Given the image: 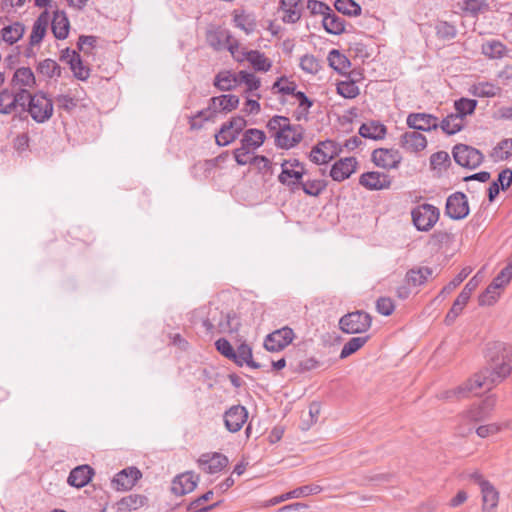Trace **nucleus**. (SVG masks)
<instances>
[{"instance_id": "obj_30", "label": "nucleus", "mask_w": 512, "mask_h": 512, "mask_svg": "<svg viewBox=\"0 0 512 512\" xmlns=\"http://www.w3.org/2000/svg\"><path fill=\"white\" fill-rule=\"evenodd\" d=\"M433 271L429 267H418L410 269L405 275V282L412 288L425 284Z\"/></svg>"}, {"instance_id": "obj_48", "label": "nucleus", "mask_w": 512, "mask_h": 512, "mask_svg": "<svg viewBox=\"0 0 512 512\" xmlns=\"http://www.w3.org/2000/svg\"><path fill=\"white\" fill-rule=\"evenodd\" d=\"M477 106V101L474 99L461 98L454 103L457 115H460L463 120L467 115H471Z\"/></svg>"}, {"instance_id": "obj_1", "label": "nucleus", "mask_w": 512, "mask_h": 512, "mask_svg": "<svg viewBox=\"0 0 512 512\" xmlns=\"http://www.w3.org/2000/svg\"><path fill=\"white\" fill-rule=\"evenodd\" d=\"M486 357L489 366L476 373L464 385L453 393L464 397L467 393L479 394L481 390H490L502 382L512 372V347L495 342L487 347Z\"/></svg>"}, {"instance_id": "obj_45", "label": "nucleus", "mask_w": 512, "mask_h": 512, "mask_svg": "<svg viewBox=\"0 0 512 512\" xmlns=\"http://www.w3.org/2000/svg\"><path fill=\"white\" fill-rule=\"evenodd\" d=\"M469 299L465 297V294H459L454 301L451 309L447 313L445 317V322L447 325L452 324L456 318L461 314L463 308L468 303Z\"/></svg>"}, {"instance_id": "obj_12", "label": "nucleus", "mask_w": 512, "mask_h": 512, "mask_svg": "<svg viewBox=\"0 0 512 512\" xmlns=\"http://www.w3.org/2000/svg\"><path fill=\"white\" fill-rule=\"evenodd\" d=\"M446 215L452 219L460 220L469 214V205L464 193L456 192L446 201Z\"/></svg>"}, {"instance_id": "obj_6", "label": "nucleus", "mask_w": 512, "mask_h": 512, "mask_svg": "<svg viewBox=\"0 0 512 512\" xmlns=\"http://www.w3.org/2000/svg\"><path fill=\"white\" fill-rule=\"evenodd\" d=\"M414 226L419 231L431 230L439 220L440 211L431 204H420L411 211Z\"/></svg>"}, {"instance_id": "obj_17", "label": "nucleus", "mask_w": 512, "mask_h": 512, "mask_svg": "<svg viewBox=\"0 0 512 512\" xmlns=\"http://www.w3.org/2000/svg\"><path fill=\"white\" fill-rule=\"evenodd\" d=\"M248 412L244 406L234 405L224 414V422L227 430L230 432H238L246 423Z\"/></svg>"}, {"instance_id": "obj_51", "label": "nucleus", "mask_w": 512, "mask_h": 512, "mask_svg": "<svg viewBox=\"0 0 512 512\" xmlns=\"http://www.w3.org/2000/svg\"><path fill=\"white\" fill-rule=\"evenodd\" d=\"M240 326L238 317L235 314H227L219 322L218 328L222 333L237 332Z\"/></svg>"}, {"instance_id": "obj_24", "label": "nucleus", "mask_w": 512, "mask_h": 512, "mask_svg": "<svg viewBox=\"0 0 512 512\" xmlns=\"http://www.w3.org/2000/svg\"><path fill=\"white\" fill-rule=\"evenodd\" d=\"M238 86L244 85L243 93L245 96H255L257 99L261 98V94L258 92L261 86V80L254 73L246 70L238 72Z\"/></svg>"}, {"instance_id": "obj_21", "label": "nucleus", "mask_w": 512, "mask_h": 512, "mask_svg": "<svg viewBox=\"0 0 512 512\" xmlns=\"http://www.w3.org/2000/svg\"><path fill=\"white\" fill-rule=\"evenodd\" d=\"M399 144L404 150L417 153L427 147V139L422 133L412 130L401 135Z\"/></svg>"}, {"instance_id": "obj_59", "label": "nucleus", "mask_w": 512, "mask_h": 512, "mask_svg": "<svg viewBox=\"0 0 512 512\" xmlns=\"http://www.w3.org/2000/svg\"><path fill=\"white\" fill-rule=\"evenodd\" d=\"M488 7L485 0H464L463 1V10L472 14L477 15L481 11L485 10Z\"/></svg>"}, {"instance_id": "obj_62", "label": "nucleus", "mask_w": 512, "mask_h": 512, "mask_svg": "<svg viewBox=\"0 0 512 512\" xmlns=\"http://www.w3.org/2000/svg\"><path fill=\"white\" fill-rule=\"evenodd\" d=\"M307 8L311 14L322 15L323 18L332 10L327 4L317 0H309Z\"/></svg>"}, {"instance_id": "obj_32", "label": "nucleus", "mask_w": 512, "mask_h": 512, "mask_svg": "<svg viewBox=\"0 0 512 512\" xmlns=\"http://www.w3.org/2000/svg\"><path fill=\"white\" fill-rule=\"evenodd\" d=\"M239 84L238 73L231 71H221L214 79V86L221 91H230L237 87Z\"/></svg>"}, {"instance_id": "obj_7", "label": "nucleus", "mask_w": 512, "mask_h": 512, "mask_svg": "<svg viewBox=\"0 0 512 512\" xmlns=\"http://www.w3.org/2000/svg\"><path fill=\"white\" fill-rule=\"evenodd\" d=\"M339 325L344 333L361 334L370 328L371 317L365 312L356 311L344 315L340 319Z\"/></svg>"}, {"instance_id": "obj_46", "label": "nucleus", "mask_w": 512, "mask_h": 512, "mask_svg": "<svg viewBox=\"0 0 512 512\" xmlns=\"http://www.w3.org/2000/svg\"><path fill=\"white\" fill-rule=\"evenodd\" d=\"M512 155V139H504L493 149L491 157L494 161H503Z\"/></svg>"}, {"instance_id": "obj_57", "label": "nucleus", "mask_w": 512, "mask_h": 512, "mask_svg": "<svg viewBox=\"0 0 512 512\" xmlns=\"http://www.w3.org/2000/svg\"><path fill=\"white\" fill-rule=\"evenodd\" d=\"M501 290L502 289H499L498 286H494V283L491 282V284L486 288L485 292L481 295L480 303L482 305H492L500 296Z\"/></svg>"}, {"instance_id": "obj_10", "label": "nucleus", "mask_w": 512, "mask_h": 512, "mask_svg": "<svg viewBox=\"0 0 512 512\" xmlns=\"http://www.w3.org/2000/svg\"><path fill=\"white\" fill-rule=\"evenodd\" d=\"M11 86L16 93L22 94V98L27 101L30 89L36 86V79L33 71L28 67L18 68L11 79Z\"/></svg>"}, {"instance_id": "obj_34", "label": "nucleus", "mask_w": 512, "mask_h": 512, "mask_svg": "<svg viewBox=\"0 0 512 512\" xmlns=\"http://www.w3.org/2000/svg\"><path fill=\"white\" fill-rule=\"evenodd\" d=\"M324 29L334 35L345 31V20L331 10L322 20Z\"/></svg>"}, {"instance_id": "obj_25", "label": "nucleus", "mask_w": 512, "mask_h": 512, "mask_svg": "<svg viewBox=\"0 0 512 512\" xmlns=\"http://www.w3.org/2000/svg\"><path fill=\"white\" fill-rule=\"evenodd\" d=\"M321 491H322V488L319 485L308 484V485L298 487V488H296L288 493L282 494L278 497H275V498L271 499L269 502H270V505H276V504L283 502L285 500H288V499L302 498V497H306L309 495L318 494Z\"/></svg>"}, {"instance_id": "obj_50", "label": "nucleus", "mask_w": 512, "mask_h": 512, "mask_svg": "<svg viewBox=\"0 0 512 512\" xmlns=\"http://www.w3.org/2000/svg\"><path fill=\"white\" fill-rule=\"evenodd\" d=\"M94 475V469L91 466L85 464L72 469L67 480H92Z\"/></svg>"}, {"instance_id": "obj_31", "label": "nucleus", "mask_w": 512, "mask_h": 512, "mask_svg": "<svg viewBox=\"0 0 512 512\" xmlns=\"http://www.w3.org/2000/svg\"><path fill=\"white\" fill-rule=\"evenodd\" d=\"M233 22L237 28L243 30L247 35L253 33L256 29L255 18L242 10H234Z\"/></svg>"}, {"instance_id": "obj_4", "label": "nucleus", "mask_w": 512, "mask_h": 512, "mask_svg": "<svg viewBox=\"0 0 512 512\" xmlns=\"http://www.w3.org/2000/svg\"><path fill=\"white\" fill-rule=\"evenodd\" d=\"M281 165V173L278 181L287 186L290 191L296 192L300 188V183L306 174L305 166L298 159L283 160Z\"/></svg>"}, {"instance_id": "obj_41", "label": "nucleus", "mask_w": 512, "mask_h": 512, "mask_svg": "<svg viewBox=\"0 0 512 512\" xmlns=\"http://www.w3.org/2000/svg\"><path fill=\"white\" fill-rule=\"evenodd\" d=\"M482 53L490 59H500L506 53V47L500 41L491 40L481 47Z\"/></svg>"}, {"instance_id": "obj_2", "label": "nucleus", "mask_w": 512, "mask_h": 512, "mask_svg": "<svg viewBox=\"0 0 512 512\" xmlns=\"http://www.w3.org/2000/svg\"><path fill=\"white\" fill-rule=\"evenodd\" d=\"M267 128L275 137L276 146L283 149L293 148L303 138V128L300 125H292L284 116L272 117L267 123Z\"/></svg>"}, {"instance_id": "obj_16", "label": "nucleus", "mask_w": 512, "mask_h": 512, "mask_svg": "<svg viewBox=\"0 0 512 512\" xmlns=\"http://www.w3.org/2000/svg\"><path fill=\"white\" fill-rule=\"evenodd\" d=\"M407 125L415 131H431L439 128L438 118L427 113H410L407 116Z\"/></svg>"}, {"instance_id": "obj_13", "label": "nucleus", "mask_w": 512, "mask_h": 512, "mask_svg": "<svg viewBox=\"0 0 512 512\" xmlns=\"http://www.w3.org/2000/svg\"><path fill=\"white\" fill-rule=\"evenodd\" d=\"M197 462L201 470L212 475L225 469L229 463L228 458L218 452L204 453Z\"/></svg>"}, {"instance_id": "obj_11", "label": "nucleus", "mask_w": 512, "mask_h": 512, "mask_svg": "<svg viewBox=\"0 0 512 512\" xmlns=\"http://www.w3.org/2000/svg\"><path fill=\"white\" fill-rule=\"evenodd\" d=\"M294 337L293 330L285 326L268 334L264 340V347L268 351L278 352L287 347Z\"/></svg>"}, {"instance_id": "obj_19", "label": "nucleus", "mask_w": 512, "mask_h": 512, "mask_svg": "<svg viewBox=\"0 0 512 512\" xmlns=\"http://www.w3.org/2000/svg\"><path fill=\"white\" fill-rule=\"evenodd\" d=\"M359 183L368 190H382L390 187L391 179L385 173L371 171L363 173Z\"/></svg>"}, {"instance_id": "obj_53", "label": "nucleus", "mask_w": 512, "mask_h": 512, "mask_svg": "<svg viewBox=\"0 0 512 512\" xmlns=\"http://www.w3.org/2000/svg\"><path fill=\"white\" fill-rule=\"evenodd\" d=\"M238 134L234 133V131L225 123L220 131L215 135L216 143L219 146H226L233 142L237 138Z\"/></svg>"}, {"instance_id": "obj_39", "label": "nucleus", "mask_w": 512, "mask_h": 512, "mask_svg": "<svg viewBox=\"0 0 512 512\" xmlns=\"http://www.w3.org/2000/svg\"><path fill=\"white\" fill-rule=\"evenodd\" d=\"M329 65L339 73H346L350 67L348 58L338 50H332L328 54Z\"/></svg>"}, {"instance_id": "obj_54", "label": "nucleus", "mask_w": 512, "mask_h": 512, "mask_svg": "<svg viewBox=\"0 0 512 512\" xmlns=\"http://www.w3.org/2000/svg\"><path fill=\"white\" fill-rule=\"evenodd\" d=\"M320 62L316 57L306 54L300 59V68L308 74H316L320 70Z\"/></svg>"}, {"instance_id": "obj_52", "label": "nucleus", "mask_w": 512, "mask_h": 512, "mask_svg": "<svg viewBox=\"0 0 512 512\" xmlns=\"http://www.w3.org/2000/svg\"><path fill=\"white\" fill-rule=\"evenodd\" d=\"M337 92L344 98L352 99L359 95V88L354 81L346 80L337 84Z\"/></svg>"}, {"instance_id": "obj_15", "label": "nucleus", "mask_w": 512, "mask_h": 512, "mask_svg": "<svg viewBox=\"0 0 512 512\" xmlns=\"http://www.w3.org/2000/svg\"><path fill=\"white\" fill-rule=\"evenodd\" d=\"M401 160L402 157L396 149L379 148L372 153L374 164L384 169L397 168Z\"/></svg>"}, {"instance_id": "obj_44", "label": "nucleus", "mask_w": 512, "mask_h": 512, "mask_svg": "<svg viewBox=\"0 0 512 512\" xmlns=\"http://www.w3.org/2000/svg\"><path fill=\"white\" fill-rule=\"evenodd\" d=\"M499 92V87L489 82H482L473 85L470 93L476 97H494Z\"/></svg>"}, {"instance_id": "obj_63", "label": "nucleus", "mask_w": 512, "mask_h": 512, "mask_svg": "<svg viewBox=\"0 0 512 512\" xmlns=\"http://www.w3.org/2000/svg\"><path fill=\"white\" fill-rule=\"evenodd\" d=\"M376 308L380 314L384 316H389L393 313L395 305L391 298L381 297L377 300Z\"/></svg>"}, {"instance_id": "obj_33", "label": "nucleus", "mask_w": 512, "mask_h": 512, "mask_svg": "<svg viewBox=\"0 0 512 512\" xmlns=\"http://www.w3.org/2000/svg\"><path fill=\"white\" fill-rule=\"evenodd\" d=\"M265 139L264 131L252 128L244 132L241 144L254 151L263 145Z\"/></svg>"}, {"instance_id": "obj_40", "label": "nucleus", "mask_w": 512, "mask_h": 512, "mask_svg": "<svg viewBox=\"0 0 512 512\" xmlns=\"http://www.w3.org/2000/svg\"><path fill=\"white\" fill-rule=\"evenodd\" d=\"M24 34V26L18 22L8 25L1 30L2 40L12 45Z\"/></svg>"}, {"instance_id": "obj_38", "label": "nucleus", "mask_w": 512, "mask_h": 512, "mask_svg": "<svg viewBox=\"0 0 512 512\" xmlns=\"http://www.w3.org/2000/svg\"><path fill=\"white\" fill-rule=\"evenodd\" d=\"M483 506L496 508L499 500V493L491 482H480Z\"/></svg>"}, {"instance_id": "obj_28", "label": "nucleus", "mask_w": 512, "mask_h": 512, "mask_svg": "<svg viewBox=\"0 0 512 512\" xmlns=\"http://www.w3.org/2000/svg\"><path fill=\"white\" fill-rule=\"evenodd\" d=\"M49 23V13L47 11L42 12L33 24L30 34V45H38L43 40Z\"/></svg>"}, {"instance_id": "obj_49", "label": "nucleus", "mask_w": 512, "mask_h": 512, "mask_svg": "<svg viewBox=\"0 0 512 512\" xmlns=\"http://www.w3.org/2000/svg\"><path fill=\"white\" fill-rule=\"evenodd\" d=\"M38 71L43 76L54 78L60 77L61 67L52 59H45L38 65Z\"/></svg>"}, {"instance_id": "obj_29", "label": "nucleus", "mask_w": 512, "mask_h": 512, "mask_svg": "<svg viewBox=\"0 0 512 512\" xmlns=\"http://www.w3.org/2000/svg\"><path fill=\"white\" fill-rule=\"evenodd\" d=\"M387 129L384 124L379 121H368L363 123L359 128V134L368 139L381 140L385 137Z\"/></svg>"}, {"instance_id": "obj_37", "label": "nucleus", "mask_w": 512, "mask_h": 512, "mask_svg": "<svg viewBox=\"0 0 512 512\" xmlns=\"http://www.w3.org/2000/svg\"><path fill=\"white\" fill-rule=\"evenodd\" d=\"M297 89L295 81L291 80L287 76H281L272 84L271 90L274 94L280 95H293Z\"/></svg>"}, {"instance_id": "obj_5", "label": "nucleus", "mask_w": 512, "mask_h": 512, "mask_svg": "<svg viewBox=\"0 0 512 512\" xmlns=\"http://www.w3.org/2000/svg\"><path fill=\"white\" fill-rule=\"evenodd\" d=\"M27 111L34 121L44 123L53 115V102L43 92L29 94Z\"/></svg>"}, {"instance_id": "obj_43", "label": "nucleus", "mask_w": 512, "mask_h": 512, "mask_svg": "<svg viewBox=\"0 0 512 512\" xmlns=\"http://www.w3.org/2000/svg\"><path fill=\"white\" fill-rule=\"evenodd\" d=\"M300 187L309 196H318L326 188V182L322 179H307L301 181Z\"/></svg>"}, {"instance_id": "obj_14", "label": "nucleus", "mask_w": 512, "mask_h": 512, "mask_svg": "<svg viewBox=\"0 0 512 512\" xmlns=\"http://www.w3.org/2000/svg\"><path fill=\"white\" fill-rule=\"evenodd\" d=\"M339 152L340 149L334 141L326 140L313 147L310 158L316 164H325L337 156Z\"/></svg>"}, {"instance_id": "obj_56", "label": "nucleus", "mask_w": 512, "mask_h": 512, "mask_svg": "<svg viewBox=\"0 0 512 512\" xmlns=\"http://www.w3.org/2000/svg\"><path fill=\"white\" fill-rule=\"evenodd\" d=\"M435 29L437 36L446 40L453 39L457 33L455 26L446 21L437 23Z\"/></svg>"}, {"instance_id": "obj_8", "label": "nucleus", "mask_w": 512, "mask_h": 512, "mask_svg": "<svg viewBox=\"0 0 512 512\" xmlns=\"http://www.w3.org/2000/svg\"><path fill=\"white\" fill-rule=\"evenodd\" d=\"M453 157L457 164L469 169L477 168L483 161V155L478 149L465 144L454 146Z\"/></svg>"}, {"instance_id": "obj_35", "label": "nucleus", "mask_w": 512, "mask_h": 512, "mask_svg": "<svg viewBox=\"0 0 512 512\" xmlns=\"http://www.w3.org/2000/svg\"><path fill=\"white\" fill-rule=\"evenodd\" d=\"M465 120L460 115L452 113L445 117L440 123L439 127L447 135H453L463 129Z\"/></svg>"}, {"instance_id": "obj_3", "label": "nucleus", "mask_w": 512, "mask_h": 512, "mask_svg": "<svg viewBox=\"0 0 512 512\" xmlns=\"http://www.w3.org/2000/svg\"><path fill=\"white\" fill-rule=\"evenodd\" d=\"M229 52L238 62L248 61L255 71L268 72L272 67V61L264 53L241 48L238 42L229 47Z\"/></svg>"}, {"instance_id": "obj_26", "label": "nucleus", "mask_w": 512, "mask_h": 512, "mask_svg": "<svg viewBox=\"0 0 512 512\" xmlns=\"http://www.w3.org/2000/svg\"><path fill=\"white\" fill-rule=\"evenodd\" d=\"M51 21V29L55 38L63 40L68 37L70 22L64 11H55Z\"/></svg>"}, {"instance_id": "obj_55", "label": "nucleus", "mask_w": 512, "mask_h": 512, "mask_svg": "<svg viewBox=\"0 0 512 512\" xmlns=\"http://www.w3.org/2000/svg\"><path fill=\"white\" fill-rule=\"evenodd\" d=\"M512 279V260L493 279L494 286L503 289Z\"/></svg>"}, {"instance_id": "obj_60", "label": "nucleus", "mask_w": 512, "mask_h": 512, "mask_svg": "<svg viewBox=\"0 0 512 512\" xmlns=\"http://www.w3.org/2000/svg\"><path fill=\"white\" fill-rule=\"evenodd\" d=\"M450 163V156L445 151H439L431 155L430 165L433 169H441Z\"/></svg>"}, {"instance_id": "obj_9", "label": "nucleus", "mask_w": 512, "mask_h": 512, "mask_svg": "<svg viewBox=\"0 0 512 512\" xmlns=\"http://www.w3.org/2000/svg\"><path fill=\"white\" fill-rule=\"evenodd\" d=\"M239 98L236 95L224 94L212 97L207 108L203 109L202 115L207 118H216L219 112H230L237 108Z\"/></svg>"}, {"instance_id": "obj_47", "label": "nucleus", "mask_w": 512, "mask_h": 512, "mask_svg": "<svg viewBox=\"0 0 512 512\" xmlns=\"http://www.w3.org/2000/svg\"><path fill=\"white\" fill-rule=\"evenodd\" d=\"M335 9L348 16H359L361 14V7L353 0H336Z\"/></svg>"}, {"instance_id": "obj_18", "label": "nucleus", "mask_w": 512, "mask_h": 512, "mask_svg": "<svg viewBox=\"0 0 512 512\" xmlns=\"http://www.w3.org/2000/svg\"><path fill=\"white\" fill-rule=\"evenodd\" d=\"M496 405L495 396H488L479 404L471 406L465 413V417L473 422H480L490 417Z\"/></svg>"}, {"instance_id": "obj_61", "label": "nucleus", "mask_w": 512, "mask_h": 512, "mask_svg": "<svg viewBox=\"0 0 512 512\" xmlns=\"http://www.w3.org/2000/svg\"><path fill=\"white\" fill-rule=\"evenodd\" d=\"M197 482H172L171 493L176 496L185 495L196 488Z\"/></svg>"}, {"instance_id": "obj_42", "label": "nucleus", "mask_w": 512, "mask_h": 512, "mask_svg": "<svg viewBox=\"0 0 512 512\" xmlns=\"http://www.w3.org/2000/svg\"><path fill=\"white\" fill-rule=\"evenodd\" d=\"M369 340L368 335L358 336L351 338L346 342L341 350L340 358L345 359L361 349Z\"/></svg>"}, {"instance_id": "obj_23", "label": "nucleus", "mask_w": 512, "mask_h": 512, "mask_svg": "<svg viewBox=\"0 0 512 512\" xmlns=\"http://www.w3.org/2000/svg\"><path fill=\"white\" fill-rule=\"evenodd\" d=\"M357 161L354 157H347L336 161L330 171L334 181H344L356 170Z\"/></svg>"}, {"instance_id": "obj_64", "label": "nucleus", "mask_w": 512, "mask_h": 512, "mask_svg": "<svg viewBox=\"0 0 512 512\" xmlns=\"http://www.w3.org/2000/svg\"><path fill=\"white\" fill-rule=\"evenodd\" d=\"M76 61L69 64L74 76L79 80H86L90 75L89 68L83 65L80 57Z\"/></svg>"}, {"instance_id": "obj_22", "label": "nucleus", "mask_w": 512, "mask_h": 512, "mask_svg": "<svg viewBox=\"0 0 512 512\" xmlns=\"http://www.w3.org/2000/svg\"><path fill=\"white\" fill-rule=\"evenodd\" d=\"M26 100L22 98V94L13 92L7 88L0 91V113L9 115L14 112L17 106L25 107Z\"/></svg>"}, {"instance_id": "obj_36", "label": "nucleus", "mask_w": 512, "mask_h": 512, "mask_svg": "<svg viewBox=\"0 0 512 512\" xmlns=\"http://www.w3.org/2000/svg\"><path fill=\"white\" fill-rule=\"evenodd\" d=\"M231 360L239 366L246 364L252 368L259 367V365L252 360V349L246 343L240 344L237 350H234V357H232Z\"/></svg>"}, {"instance_id": "obj_27", "label": "nucleus", "mask_w": 512, "mask_h": 512, "mask_svg": "<svg viewBox=\"0 0 512 512\" xmlns=\"http://www.w3.org/2000/svg\"><path fill=\"white\" fill-rule=\"evenodd\" d=\"M300 0H281V19L285 23H296L301 18Z\"/></svg>"}, {"instance_id": "obj_20", "label": "nucleus", "mask_w": 512, "mask_h": 512, "mask_svg": "<svg viewBox=\"0 0 512 512\" xmlns=\"http://www.w3.org/2000/svg\"><path fill=\"white\" fill-rule=\"evenodd\" d=\"M207 42L217 51L223 49H227L229 51V47L233 46L237 41L233 40L229 30L219 27L208 31Z\"/></svg>"}, {"instance_id": "obj_58", "label": "nucleus", "mask_w": 512, "mask_h": 512, "mask_svg": "<svg viewBox=\"0 0 512 512\" xmlns=\"http://www.w3.org/2000/svg\"><path fill=\"white\" fill-rule=\"evenodd\" d=\"M253 150L249 149L248 147H245L241 144L240 148H237L234 150V158L237 164L239 165H246V164H253V156L251 155V152Z\"/></svg>"}]
</instances>
